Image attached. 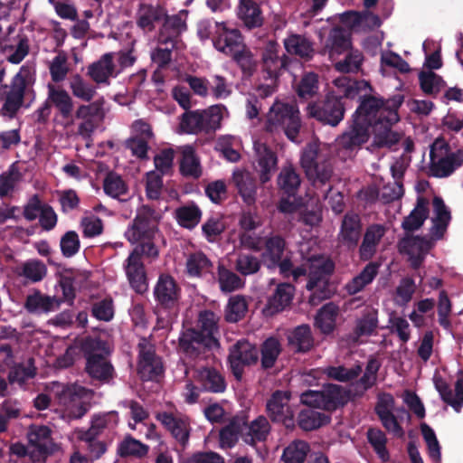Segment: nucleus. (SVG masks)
<instances>
[{"mask_svg":"<svg viewBox=\"0 0 463 463\" xmlns=\"http://www.w3.org/2000/svg\"><path fill=\"white\" fill-rule=\"evenodd\" d=\"M178 347L187 357L196 359L220 347L217 337L206 336L195 327L184 329L178 339Z\"/></svg>","mask_w":463,"mask_h":463,"instance_id":"8","label":"nucleus"},{"mask_svg":"<svg viewBox=\"0 0 463 463\" xmlns=\"http://www.w3.org/2000/svg\"><path fill=\"white\" fill-rule=\"evenodd\" d=\"M243 435V440L250 445L256 446L258 442L265 441L270 431V425L265 416H259L253 420Z\"/></svg>","mask_w":463,"mask_h":463,"instance_id":"47","label":"nucleus"},{"mask_svg":"<svg viewBox=\"0 0 463 463\" xmlns=\"http://www.w3.org/2000/svg\"><path fill=\"white\" fill-rule=\"evenodd\" d=\"M20 275L33 283L42 281L47 275V267L40 260H29L23 263Z\"/></svg>","mask_w":463,"mask_h":463,"instance_id":"64","label":"nucleus"},{"mask_svg":"<svg viewBox=\"0 0 463 463\" xmlns=\"http://www.w3.org/2000/svg\"><path fill=\"white\" fill-rule=\"evenodd\" d=\"M366 437L378 458L383 462L389 461L390 453L386 448L387 438L385 433L380 429L370 428L367 430Z\"/></svg>","mask_w":463,"mask_h":463,"instance_id":"56","label":"nucleus"},{"mask_svg":"<svg viewBox=\"0 0 463 463\" xmlns=\"http://www.w3.org/2000/svg\"><path fill=\"white\" fill-rule=\"evenodd\" d=\"M318 90V75L315 72H305L295 85V91L302 99H312L317 94Z\"/></svg>","mask_w":463,"mask_h":463,"instance_id":"52","label":"nucleus"},{"mask_svg":"<svg viewBox=\"0 0 463 463\" xmlns=\"http://www.w3.org/2000/svg\"><path fill=\"white\" fill-rule=\"evenodd\" d=\"M386 228L383 224L373 223L369 225L363 236L359 246V257L362 260H371L377 250L381 240L385 235Z\"/></svg>","mask_w":463,"mask_h":463,"instance_id":"24","label":"nucleus"},{"mask_svg":"<svg viewBox=\"0 0 463 463\" xmlns=\"http://www.w3.org/2000/svg\"><path fill=\"white\" fill-rule=\"evenodd\" d=\"M72 95L85 102H90L96 95V88L87 82L80 74H75L70 81Z\"/></svg>","mask_w":463,"mask_h":463,"instance_id":"58","label":"nucleus"},{"mask_svg":"<svg viewBox=\"0 0 463 463\" xmlns=\"http://www.w3.org/2000/svg\"><path fill=\"white\" fill-rule=\"evenodd\" d=\"M248 311V303L243 296L231 297L225 307L224 319L228 323H237Z\"/></svg>","mask_w":463,"mask_h":463,"instance_id":"55","label":"nucleus"},{"mask_svg":"<svg viewBox=\"0 0 463 463\" xmlns=\"http://www.w3.org/2000/svg\"><path fill=\"white\" fill-rule=\"evenodd\" d=\"M432 207L434 217L432 218V226L430 230V234L434 240H441L451 220L450 211L445 204L443 199L439 196H434Z\"/></svg>","mask_w":463,"mask_h":463,"instance_id":"25","label":"nucleus"},{"mask_svg":"<svg viewBox=\"0 0 463 463\" xmlns=\"http://www.w3.org/2000/svg\"><path fill=\"white\" fill-rule=\"evenodd\" d=\"M435 146L436 144L431 146L430 151L429 175L438 178L448 177L463 165V151L458 150L443 156L442 150L444 149L447 153L448 145L440 146V155L436 152Z\"/></svg>","mask_w":463,"mask_h":463,"instance_id":"14","label":"nucleus"},{"mask_svg":"<svg viewBox=\"0 0 463 463\" xmlns=\"http://www.w3.org/2000/svg\"><path fill=\"white\" fill-rule=\"evenodd\" d=\"M218 282L223 292H232L243 287L244 281L241 278L224 266L218 267Z\"/></svg>","mask_w":463,"mask_h":463,"instance_id":"63","label":"nucleus"},{"mask_svg":"<svg viewBox=\"0 0 463 463\" xmlns=\"http://www.w3.org/2000/svg\"><path fill=\"white\" fill-rule=\"evenodd\" d=\"M288 346L298 354H306L315 346V338L309 325L302 324L288 334Z\"/></svg>","mask_w":463,"mask_h":463,"instance_id":"27","label":"nucleus"},{"mask_svg":"<svg viewBox=\"0 0 463 463\" xmlns=\"http://www.w3.org/2000/svg\"><path fill=\"white\" fill-rule=\"evenodd\" d=\"M137 373L142 381H158L164 374V364L155 345L146 337L137 344Z\"/></svg>","mask_w":463,"mask_h":463,"instance_id":"11","label":"nucleus"},{"mask_svg":"<svg viewBox=\"0 0 463 463\" xmlns=\"http://www.w3.org/2000/svg\"><path fill=\"white\" fill-rule=\"evenodd\" d=\"M254 149L257 156L259 175L261 184L271 179L272 173L278 163L276 153L264 143H255Z\"/></svg>","mask_w":463,"mask_h":463,"instance_id":"26","label":"nucleus"},{"mask_svg":"<svg viewBox=\"0 0 463 463\" xmlns=\"http://www.w3.org/2000/svg\"><path fill=\"white\" fill-rule=\"evenodd\" d=\"M295 293V288L290 283H280L274 293L269 298L265 311L269 315L277 314L290 305Z\"/></svg>","mask_w":463,"mask_h":463,"instance_id":"37","label":"nucleus"},{"mask_svg":"<svg viewBox=\"0 0 463 463\" xmlns=\"http://www.w3.org/2000/svg\"><path fill=\"white\" fill-rule=\"evenodd\" d=\"M345 389L338 384H324L321 390H307L300 396V401L307 407L323 410L331 413L347 403Z\"/></svg>","mask_w":463,"mask_h":463,"instance_id":"6","label":"nucleus"},{"mask_svg":"<svg viewBox=\"0 0 463 463\" xmlns=\"http://www.w3.org/2000/svg\"><path fill=\"white\" fill-rule=\"evenodd\" d=\"M80 349L86 361L109 356L110 354L107 341L96 336L84 337L80 342Z\"/></svg>","mask_w":463,"mask_h":463,"instance_id":"46","label":"nucleus"},{"mask_svg":"<svg viewBox=\"0 0 463 463\" xmlns=\"http://www.w3.org/2000/svg\"><path fill=\"white\" fill-rule=\"evenodd\" d=\"M84 370L92 380L101 383H109L115 376V369L109 356L86 361Z\"/></svg>","mask_w":463,"mask_h":463,"instance_id":"36","label":"nucleus"},{"mask_svg":"<svg viewBox=\"0 0 463 463\" xmlns=\"http://www.w3.org/2000/svg\"><path fill=\"white\" fill-rule=\"evenodd\" d=\"M142 255H144V253L141 252L139 249H134L126 260L124 265L129 284L137 294H143L148 289Z\"/></svg>","mask_w":463,"mask_h":463,"instance_id":"17","label":"nucleus"},{"mask_svg":"<svg viewBox=\"0 0 463 463\" xmlns=\"http://www.w3.org/2000/svg\"><path fill=\"white\" fill-rule=\"evenodd\" d=\"M180 152V174L186 178L199 179L202 176L203 170L200 158L197 156L194 146L191 145L181 146Z\"/></svg>","mask_w":463,"mask_h":463,"instance_id":"34","label":"nucleus"},{"mask_svg":"<svg viewBox=\"0 0 463 463\" xmlns=\"http://www.w3.org/2000/svg\"><path fill=\"white\" fill-rule=\"evenodd\" d=\"M262 261L250 253H240L235 260V269L242 276H250L260 271Z\"/></svg>","mask_w":463,"mask_h":463,"instance_id":"62","label":"nucleus"},{"mask_svg":"<svg viewBox=\"0 0 463 463\" xmlns=\"http://www.w3.org/2000/svg\"><path fill=\"white\" fill-rule=\"evenodd\" d=\"M280 45L276 40H269L261 50V71L266 80L274 82L286 71L291 59L285 53L279 55Z\"/></svg>","mask_w":463,"mask_h":463,"instance_id":"12","label":"nucleus"},{"mask_svg":"<svg viewBox=\"0 0 463 463\" xmlns=\"http://www.w3.org/2000/svg\"><path fill=\"white\" fill-rule=\"evenodd\" d=\"M36 375V367L34 359L29 358L26 364L20 363L12 367L8 373L9 383H24L26 380L33 378Z\"/></svg>","mask_w":463,"mask_h":463,"instance_id":"60","label":"nucleus"},{"mask_svg":"<svg viewBox=\"0 0 463 463\" xmlns=\"http://www.w3.org/2000/svg\"><path fill=\"white\" fill-rule=\"evenodd\" d=\"M362 365L355 364L351 368H346L344 365L328 366L325 369V374L335 381L341 383H347L355 380L362 373Z\"/></svg>","mask_w":463,"mask_h":463,"instance_id":"59","label":"nucleus"},{"mask_svg":"<svg viewBox=\"0 0 463 463\" xmlns=\"http://www.w3.org/2000/svg\"><path fill=\"white\" fill-rule=\"evenodd\" d=\"M335 270V263L330 259H315L312 260L309 272L307 288L313 290L319 286L320 283L326 284L329 277Z\"/></svg>","mask_w":463,"mask_h":463,"instance_id":"30","label":"nucleus"},{"mask_svg":"<svg viewBox=\"0 0 463 463\" xmlns=\"http://www.w3.org/2000/svg\"><path fill=\"white\" fill-rule=\"evenodd\" d=\"M282 348L279 341L273 336L267 338L260 347V368L263 371H269L273 368L278 361Z\"/></svg>","mask_w":463,"mask_h":463,"instance_id":"45","label":"nucleus"},{"mask_svg":"<svg viewBox=\"0 0 463 463\" xmlns=\"http://www.w3.org/2000/svg\"><path fill=\"white\" fill-rule=\"evenodd\" d=\"M61 303V299L44 295L36 289L26 297L24 307L31 314L42 315L57 310Z\"/></svg>","mask_w":463,"mask_h":463,"instance_id":"28","label":"nucleus"},{"mask_svg":"<svg viewBox=\"0 0 463 463\" xmlns=\"http://www.w3.org/2000/svg\"><path fill=\"white\" fill-rule=\"evenodd\" d=\"M166 15V9L159 5L142 3L139 5L136 14L137 25L146 33H151L156 29V24L162 23Z\"/></svg>","mask_w":463,"mask_h":463,"instance_id":"22","label":"nucleus"},{"mask_svg":"<svg viewBox=\"0 0 463 463\" xmlns=\"http://www.w3.org/2000/svg\"><path fill=\"white\" fill-rule=\"evenodd\" d=\"M114 52L104 53L98 61L88 66L87 74L97 84H109V78L117 77Z\"/></svg>","mask_w":463,"mask_h":463,"instance_id":"23","label":"nucleus"},{"mask_svg":"<svg viewBox=\"0 0 463 463\" xmlns=\"http://www.w3.org/2000/svg\"><path fill=\"white\" fill-rule=\"evenodd\" d=\"M302 183L299 172L292 165L282 166L277 184L282 195L296 198Z\"/></svg>","mask_w":463,"mask_h":463,"instance_id":"31","label":"nucleus"},{"mask_svg":"<svg viewBox=\"0 0 463 463\" xmlns=\"http://www.w3.org/2000/svg\"><path fill=\"white\" fill-rule=\"evenodd\" d=\"M434 239L426 236H414L411 233L405 234L398 242L401 253L406 255H427L434 246Z\"/></svg>","mask_w":463,"mask_h":463,"instance_id":"33","label":"nucleus"},{"mask_svg":"<svg viewBox=\"0 0 463 463\" xmlns=\"http://www.w3.org/2000/svg\"><path fill=\"white\" fill-rule=\"evenodd\" d=\"M334 84L337 90L328 91L321 101L310 103L307 108L309 117L331 127L338 126L344 119L346 99H354L360 92L371 89L368 81L347 76L336 78Z\"/></svg>","mask_w":463,"mask_h":463,"instance_id":"2","label":"nucleus"},{"mask_svg":"<svg viewBox=\"0 0 463 463\" xmlns=\"http://www.w3.org/2000/svg\"><path fill=\"white\" fill-rule=\"evenodd\" d=\"M231 57L240 67L244 76L251 77L256 71L257 61L250 50L245 44Z\"/></svg>","mask_w":463,"mask_h":463,"instance_id":"61","label":"nucleus"},{"mask_svg":"<svg viewBox=\"0 0 463 463\" xmlns=\"http://www.w3.org/2000/svg\"><path fill=\"white\" fill-rule=\"evenodd\" d=\"M259 361V350L247 340L237 341L230 349L228 362L234 378L241 382L245 367L254 365Z\"/></svg>","mask_w":463,"mask_h":463,"instance_id":"13","label":"nucleus"},{"mask_svg":"<svg viewBox=\"0 0 463 463\" xmlns=\"http://www.w3.org/2000/svg\"><path fill=\"white\" fill-rule=\"evenodd\" d=\"M224 109L225 107L222 104L213 105L206 109H202L203 134L212 135L221 128Z\"/></svg>","mask_w":463,"mask_h":463,"instance_id":"48","label":"nucleus"},{"mask_svg":"<svg viewBox=\"0 0 463 463\" xmlns=\"http://www.w3.org/2000/svg\"><path fill=\"white\" fill-rule=\"evenodd\" d=\"M149 451V446L128 435L118 444V454L121 458L133 457L136 458H145Z\"/></svg>","mask_w":463,"mask_h":463,"instance_id":"49","label":"nucleus"},{"mask_svg":"<svg viewBox=\"0 0 463 463\" xmlns=\"http://www.w3.org/2000/svg\"><path fill=\"white\" fill-rule=\"evenodd\" d=\"M377 326V311L368 310L364 312L363 316L356 320V324L353 331L354 340L357 342L361 336L373 335Z\"/></svg>","mask_w":463,"mask_h":463,"instance_id":"53","label":"nucleus"},{"mask_svg":"<svg viewBox=\"0 0 463 463\" xmlns=\"http://www.w3.org/2000/svg\"><path fill=\"white\" fill-rule=\"evenodd\" d=\"M265 128L274 133L282 130L292 142H298L301 128V118L296 103L276 101L268 114Z\"/></svg>","mask_w":463,"mask_h":463,"instance_id":"4","label":"nucleus"},{"mask_svg":"<svg viewBox=\"0 0 463 463\" xmlns=\"http://www.w3.org/2000/svg\"><path fill=\"white\" fill-rule=\"evenodd\" d=\"M213 47L220 52L232 56L239 49L243 47V37L239 29L228 28L223 23L213 38Z\"/></svg>","mask_w":463,"mask_h":463,"instance_id":"21","label":"nucleus"},{"mask_svg":"<svg viewBox=\"0 0 463 463\" xmlns=\"http://www.w3.org/2000/svg\"><path fill=\"white\" fill-rule=\"evenodd\" d=\"M156 419L170 433L181 449L187 448L192 430L190 420L187 416L162 411L156 414Z\"/></svg>","mask_w":463,"mask_h":463,"instance_id":"15","label":"nucleus"},{"mask_svg":"<svg viewBox=\"0 0 463 463\" xmlns=\"http://www.w3.org/2000/svg\"><path fill=\"white\" fill-rule=\"evenodd\" d=\"M434 384L442 401L456 411H459L463 405V378H458L455 383V395L450 386L441 377H435Z\"/></svg>","mask_w":463,"mask_h":463,"instance_id":"35","label":"nucleus"},{"mask_svg":"<svg viewBox=\"0 0 463 463\" xmlns=\"http://www.w3.org/2000/svg\"><path fill=\"white\" fill-rule=\"evenodd\" d=\"M283 43L288 53L305 61H310L315 54L312 42L304 35L291 33L284 39Z\"/></svg>","mask_w":463,"mask_h":463,"instance_id":"42","label":"nucleus"},{"mask_svg":"<svg viewBox=\"0 0 463 463\" xmlns=\"http://www.w3.org/2000/svg\"><path fill=\"white\" fill-rule=\"evenodd\" d=\"M232 181L243 202L248 205L255 203L257 194L256 178L249 172L238 170L233 173Z\"/></svg>","mask_w":463,"mask_h":463,"instance_id":"40","label":"nucleus"},{"mask_svg":"<svg viewBox=\"0 0 463 463\" xmlns=\"http://www.w3.org/2000/svg\"><path fill=\"white\" fill-rule=\"evenodd\" d=\"M154 298L156 308L167 313L168 317L175 316L181 298V288L169 274H161L154 288Z\"/></svg>","mask_w":463,"mask_h":463,"instance_id":"9","label":"nucleus"},{"mask_svg":"<svg viewBox=\"0 0 463 463\" xmlns=\"http://www.w3.org/2000/svg\"><path fill=\"white\" fill-rule=\"evenodd\" d=\"M300 165L313 186L319 188L329 182L333 175L330 159L315 144H308L302 151Z\"/></svg>","mask_w":463,"mask_h":463,"instance_id":"5","label":"nucleus"},{"mask_svg":"<svg viewBox=\"0 0 463 463\" xmlns=\"http://www.w3.org/2000/svg\"><path fill=\"white\" fill-rule=\"evenodd\" d=\"M352 49L351 32L340 25L334 26L326 40L324 52L334 61Z\"/></svg>","mask_w":463,"mask_h":463,"instance_id":"19","label":"nucleus"},{"mask_svg":"<svg viewBox=\"0 0 463 463\" xmlns=\"http://www.w3.org/2000/svg\"><path fill=\"white\" fill-rule=\"evenodd\" d=\"M429 200L426 197L419 196L416 205L410 214L404 217L402 228L405 234L412 233L420 230L429 217Z\"/></svg>","mask_w":463,"mask_h":463,"instance_id":"32","label":"nucleus"},{"mask_svg":"<svg viewBox=\"0 0 463 463\" xmlns=\"http://www.w3.org/2000/svg\"><path fill=\"white\" fill-rule=\"evenodd\" d=\"M186 15V11H182L179 14L173 15H168L166 14L165 17H164L162 21V26L159 32V43H172V47H175L177 39L187 30L185 21Z\"/></svg>","mask_w":463,"mask_h":463,"instance_id":"18","label":"nucleus"},{"mask_svg":"<svg viewBox=\"0 0 463 463\" xmlns=\"http://www.w3.org/2000/svg\"><path fill=\"white\" fill-rule=\"evenodd\" d=\"M237 15L248 30L260 28L264 23L261 8L253 0H240Z\"/></svg>","mask_w":463,"mask_h":463,"instance_id":"29","label":"nucleus"},{"mask_svg":"<svg viewBox=\"0 0 463 463\" xmlns=\"http://www.w3.org/2000/svg\"><path fill=\"white\" fill-rule=\"evenodd\" d=\"M27 88V80L21 73H17L13 80L1 111L4 116L13 118L24 103Z\"/></svg>","mask_w":463,"mask_h":463,"instance_id":"20","label":"nucleus"},{"mask_svg":"<svg viewBox=\"0 0 463 463\" xmlns=\"http://www.w3.org/2000/svg\"><path fill=\"white\" fill-rule=\"evenodd\" d=\"M309 451L308 442L296 439L284 449L281 460L284 463H304Z\"/></svg>","mask_w":463,"mask_h":463,"instance_id":"50","label":"nucleus"},{"mask_svg":"<svg viewBox=\"0 0 463 463\" xmlns=\"http://www.w3.org/2000/svg\"><path fill=\"white\" fill-rule=\"evenodd\" d=\"M286 241L280 235H272L265 238L262 259L268 269L276 268V263L283 257L286 249Z\"/></svg>","mask_w":463,"mask_h":463,"instance_id":"43","label":"nucleus"},{"mask_svg":"<svg viewBox=\"0 0 463 463\" xmlns=\"http://www.w3.org/2000/svg\"><path fill=\"white\" fill-rule=\"evenodd\" d=\"M179 128L183 133L203 134L202 109L187 110L180 117Z\"/></svg>","mask_w":463,"mask_h":463,"instance_id":"54","label":"nucleus"},{"mask_svg":"<svg viewBox=\"0 0 463 463\" xmlns=\"http://www.w3.org/2000/svg\"><path fill=\"white\" fill-rule=\"evenodd\" d=\"M362 235L363 223L360 215L354 212H347L342 219L337 234L339 244L353 251L357 249Z\"/></svg>","mask_w":463,"mask_h":463,"instance_id":"16","label":"nucleus"},{"mask_svg":"<svg viewBox=\"0 0 463 463\" xmlns=\"http://www.w3.org/2000/svg\"><path fill=\"white\" fill-rule=\"evenodd\" d=\"M197 380L202 389L213 393H222L226 390V381L222 373L213 367H202L197 371Z\"/></svg>","mask_w":463,"mask_h":463,"instance_id":"39","label":"nucleus"},{"mask_svg":"<svg viewBox=\"0 0 463 463\" xmlns=\"http://www.w3.org/2000/svg\"><path fill=\"white\" fill-rule=\"evenodd\" d=\"M339 308L333 302L325 304L315 317V326L319 329L323 335H330L335 329L336 317Z\"/></svg>","mask_w":463,"mask_h":463,"instance_id":"44","label":"nucleus"},{"mask_svg":"<svg viewBox=\"0 0 463 463\" xmlns=\"http://www.w3.org/2000/svg\"><path fill=\"white\" fill-rule=\"evenodd\" d=\"M92 391L78 385H62L61 390L57 392L59 403L63 405L69 416L72 419L82 418L90 408L88 401L91 396Z\"/></svg>","mask_w":463,"mask_h":463,"instance_id":"10","label":"nucleus"},{"mask_svg":"<svg viewBox=\"0 0 463 463\" xmlns=\"http://www.w3.org/2000/svg\"><path fill=\"white\" fill-rule=\"evenodd\" d=\"M160 215L149 205H142L125 232L127 240L132 243H138L135 249H139L145 256L156 258L158 249L155 244L156 235L158 233Z\"/></svg>","mask_w":463,"mask_h":463,"instance_id":"3","label":"nucleus"},{"mask_svg":"<svg viewBox=\"0 0 463 463\" xmlns=\"http://www.w3.org/2000/svg\"><path fill=\"white\" fill-rule=\"evenodd\" d=\"M290 399L291 392L288 391L277 390L272 392L266 403V411L272 422L284 419L285 413L290 412Z\"/></svg>","mask_w":463,"mask_h":463,"instance_id":"38","label":"nucleus"},{"mask_svg":"<svg viewBox=\"0 0 463 463\" xmlns=\"http://www.w3.org/2000/svg\"><path fill=\"white\" fill-rule=\"evenodd\" d=\"M331 420L329 413L318 411L309 407L298 412L297 422L302 430L312 431L328 425Z\"/></svg>","mask_w":463,"mask_h":463,"instance_id":"41","label":"nucleus"},{"mask_svg":"<svg viewBox=\"0 0 463 463\" xmlns=\"http://www.w3.org/2000/svg\"><path fill=\"white\" fill-rule=\"evenodd\" d=\"M219 317L212 310L204 309L199 312L196 329L206 336L217 337L219 333Z\"/></svg>","mask_w":463,"mask_h":463,"instance_id":"57","label":"nucleus"},{"mask_svg":"<svg viewBox=\"0 0 463 463\" xmlns=\"http://www.w3.org/2000/svg\"><path fill=\"white\" fill-rule=\"evenodd\" d=\"M201 218L202 211L195 203L184 205L175 210V219L178 224L188 230L196 227Z\"/></svg>","mask_w":463,"mask_h":463,"instance_id":"51","label":"nucleus"},{"mask_svg":"<svg viewBox=\"0 0 463 463\" xmlns=\"http://www.w3.org/2000/svg\"><path fill=\"white\" fill-rule=\"evenodd\" d=\"M48 93L45 101L35 111L36 121L45 124L52 112V108L56 109V116L64 120H68L72 116L73 99L64 89L49 83L47 86Z\"/></svg>","mask_w":463,"mask_h":463,"instance_id":"7","label":"nucleus"},{"mask_svg":"<svg viewBox=\"0 0 463 463\" xmlns=\"http://www.w3.org/2000/svg\"><path fill=\"white\" fill-rule=\"evenodd\" d=\"M372 87L367 88L356 97L359 105L348 128L336 139L340 148L356 150L369 140L371 133L374 136V144L379 147H391L400 141V134L392 128L400 120L398 110L404 101V96L395 94L384 99L372 95Z\"/></svg>","mask_w":463,"mask_h":463,"instance_id":"1","label":"nucleus"}]
</instances>
